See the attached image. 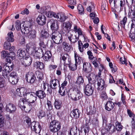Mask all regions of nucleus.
<instances>
[{
	"label": "nucleus",
	"mask_w": 135,
	"mask_h": 135,
	"mask_svg": "<svg viewBox=\"0 0 135 135\" xmlns=\"http://www.w3.org/2000/svg\"><path fill=\"white\" fill-rule=\"evenodd\" d=\"M80 113L79 110L76 109L73 110L72 113L71 114V116L73 118L77 119L79 117Z\"/></svg>",
	"instance_id": "nucleus-23"
},
{
	"label": "nucleus",
	"mask_w": 135,
	"mask_h": 135,
	"mask_svg": "<svg viewBox=\"0 0 135 135\" xmlns=\"http://www.w3.org/2000/svg\"><path fill=\"white\" fill-rule=\"evenodd\" d=\"M15 54L13 52H11L8 53V57H10L12 59H14L15 58Z\"/></svg>",
	"instance_id": "nucleus-63"
},
{
	"label": "nucleus",
	"mask_w": 135,
	"mask_h": 135,
	"mask_svg": "<svg viewBox=\"0 0 135 135\" xmlns=\"http://www.w3.org/2000/svg\"><path fill=\"white\" fill-rule=\"evenodd\" d=\"M89 84H90L92 85H94V84L95 82V81L94 78H92L91 76H88V77Z\"/></svg>",
	"instance_id": "nucleus-52"
},
{
	"label": "nucleus",
	"mask_w": 135,
	"mask_h": 135,
	"mask_svg": "<svg viewBox=\"0 0 135 135\" xmlns=\"http://www.w3.org/2000/svg\"><path fill=\"white\" fill-rule=\"evenodd\" d=\"M131 21L132 23L130 31L131 32H135V19H133Z\"/></svg>",
	"instance_id": "nucleus-50"
},
{
	"label": "nucleus",
	"mask_w": 135,
	"mask_h": 135,
	"mask_svg": "<svg viewBox=\"0 0 135 135\" xmlns=\"http://www.w3.org/2000/svg\"><path fill=\"white\" fill-rule=\"evenodd\" d=\"M13 65H11L10 66L6 64L4 65L2 68L1 66H0V72L2 71V75L4 78H7L9 72L13 70Z\"/></svg>",
	"instance_id": "nucleus-2"
},
{
	"label": "nucleus",
	"mask_w": 135,
	"mask_h": 135,
	"mask_svg": "<svg viewBox=\"0 0 135 135\" xmlns=\"http://www.w3.org/2000/svg\"><path fill=\"white\" fill-rule=\"evenodd\" d=\"M60 59L62 60L65 65L69 64L70 62L71 59L70 56L67 53H62L61 54Z\"/></svg>",
	"instance_id": "nucleus-10"
},
{
	"label": "nucleus",
	"mask_w": 135,
	"mask_h": 135,
	"mask_svg": "<svg viewBox=\"0 0 135 135\" xmlns=\"http://www.w3.org/2000/svg\"><path fill=\"white\" fill-rule=\"evenodd\" d=\"M84 92L85 94L88 96L92 95L94 91V88L91 84H88L87 85L84 89Z\"/></svg>",
	"instance_id": "nucleus-12"
},
{
	"label": "nucleus",
	"mask_w": 135,
	"mask_h": 135,
	"mask_svg": "<svg viewBox=\"0 0 135 135\" xmlns=\"http://www.w3.org/2000/svg\"><path fill=\"white\" fill-rule=\"evenodd\" d=\"M32 54L36 59H40L43 57L44 55L43 50L40 49L39 48L36 47Z\"/></svg>",
	"instance_id": "nucleus-7"
},
{
	"label": "nucleus",
	"mask_w": 135,
	"mask_h": 135,
	"mask_svg": "<svg viewBox=\"0 0 135 135\" xmlns=\"http://www.w3.org/2000/svg\"><path fill=\"white\" fill-rule=\"evenodd\" d=\"M36 21L39 25H43L46 23V17L43 15H40L37 18Z\"/></svg>",
	"instance_id": "nucleus-16"
},
{
	"label": "nucleus",
	"mask_w": 135,
	"mask_h": 135,
	"mask_svg": "<svg viewBox=\"0 0 135 135\" xmlns=\"http://www.w3.org/2000/svg\"><path fill=\"white\" fill-rule=\"evenodd\" d=\"M34 65L38 68L40 69H43L44 66L43 63L39 61H36L34 63Z\"/></svg>",
	"instance_id": "nucleus-38"
},
{
	"label": "nucleus",
	"mask_w": 135,
	"mask_h": 135,
	"mask_svg": "<svg viewBox=\"0 0 135 135\" xmlns=\"http://www.w3.org/2000/svg\"><path fill=\"white\" fill-rule=\"evenodd\" d=\"M78 9L79 12L81 13H82L84 11V8L82 6L81 4H79L78 6Z\"/></svg>",
	"instance_id": "nucleus-64"
},
{
	"label": "nucleus",
	"mask_w": 135,
	"mask_h": 135,
	"mask_svg": "<svg viewBox=\"0 0 135 135\" xmlns=\"http://www.w3.org/2000/svg\"><path fill=\"white\" fill-rule=\"evenodd\" d=\"M35 94L40 99H43L46 96L45 92L41 90L36 91Z\"/></svg>",
	"instance_id": "nucleus-22"
},
{
	"label": "nucleus",
	"mask_w": 135,
	"mask_h": 135,
	"mask_svg": "<svg viewBox=\"0 0 135 135\" xmlns=\"http://www.w3.org/2000/svg\"><path fill=\"white\" fill-rule=\"evenodd\" d=\"M8 37L7 38V41L8 42H13L14 41V39L13 38V32L11 31L8 34Z\"/></svg>",
	"instance_id": "nucleus-30"
},
{
	"label": "nucleus",
	"mask_w": 135,
	"mask_h": 135,
	"mask_svg": "<svg viewBox=\"0 0 135 135\" xmlns=\"http://www.w3.org/2000/svg\"><path fill=\"white\" fill-rule=\"evenodd\" d=\"M25 55V51L19 49L17 51V56L19 59L22 60Z\"/></svg>",
	"instance_id": "nucleus-25"
},
{
	"label": "nucleus",
	"mask_w": 135,
	"mask_h": 135,
	"mask_svg": "<svg viewBox=\"0 0 135 135\" xmlns=\"http://www.w3.org/2000/svg\"><path fill=\"white\" fill-rule=\"evenodd\" d=\"M62 47L65 50L68 51L71 49V47L68 43L64 42L62 43Z\"/></svg>",
	"instance_id": "nucleus-37"
},
{
	"label": "nucleus",
	"mask_w": 135,
	"mask_h": 135,
	"mask_svg": "<svg viewBox=\"0 0 135 135\" xmlns=\"http://www.w3.org/2000/svg\"><path fill=\"white\" fill-rule=\"evenodd\" d=\"M11 45L10 42L6 41L4 44V48L5 50H8L11 47Z\"/></svg>",
	"instance_id": "nucleus-53"
},
{
	"label": "nucleus",
	"mask_w": 135,
	"mask_h": 135,
	"mask_svg": "<svg viewBox=\"0 0 135 135\" xmlns=\"http://www.w3.org/2000/svg\"><path fill=\"white\" fill-rule=\"evenodd\" d=\"M59 92L62 96H64L67 93L66 88L60 87L59 89Z\"/></svg>",
	"instance_id": "nucleus-36"
},
{
	"label": "nucleus",
	"mask_w": 135,
	"mask_h": 135,
	"mask_svg": "<svg viewBox=\"0 0 135 135\" xmlns=\"http://www.w3.org/2000/svg\"><path fill=\"white\" fill-rule=\"evenodd\" d=\"M1 56L2 58L4 59L8 56V52L6 51H3L1 52Z\"/></svg>",
	"instance_id": "nucleus-59"
},
{
	"label": "nucleus",
	"mask_w": 135,
	"mask_h": 135,
	"mask_svg": "<svg viewBox=\"0 0 135 135\" xmlns=\"http://www.w3.org/2000/svg\"><path fill=\"white\" fill-rule=\"evenodd\" d=\"M17 77H18L17 74L15 72H13L10 74L9 76H8L7 78H8V80L11 79V80H12V78Z\"/></svg>",
	"instance_id": "nucleus-47"
},
{
	"label": "nucleus",
	"mask_w": 135,
	"mask_h": 135,
	"mask_svg": "<svg viewBox=\"0 0 135 135\" xmlns=\"http://www.w3.org/2000/svg\"><path fill=\"white\" fill-rule=\"evenodd\" d=\"M18 77L12 78V80H8L12 84H16L18 83Z\"/></svg>",
	"instance_id": "nucleus-49"
},
{
	"label": "nucleus",
	"mask_w": 135,
	"mask_h": 135,
	"mask_svg": "<svg viewBox=\"0 0 135 135\" xmlns=\"http://www.w3.org/2000/svg\"><path fill=\"white\" fill-rule=\"evenodd\" d=\"M29 92L27 89L24 88H21L17 89L15 93L17 96L21 97H24L25 98Z\"/></svg>",
	"instance_id": "nucleus-6"
},
{
	"label": "nucleus",
	"mask_w": 135,
	"mask_h": 135,
	"mask_svg": "<svg viewBox=\"0 0 135 135\" xmlns=\"http://www.w3.org/2000/svg\"><path fill=\"white\" fill-rule=\"evenodd\" d=\"M83 69L86 73H89L92 71V67L90 63L84 62L83 63Z\"/></svg>",
	"instance_id": "nucleus-17"
},
{
	"label": "nucleus",
	"mask_w": 135,
	"mask_h": 135,
	"mask_svg": "<svg viewBox=\"0 0 135 135\" xmlns=\"http://www.w3.org/2000/svg\"><path fill=\"white\" fill-rule=\"evenodd\" d=\"M47 24L50 25L51 29L52 30L57 31L59 28L58 21L56 20L53 19L48 20Z\"/></svg>",
	"instance_id": "nucleus-5"
},
{
	"label": "nucleus",
	"mask_w": 135,
	"mask_h": 135,
	"mask_svg": "<svg viewBox=\"0 0 135 135\" xmlns=\"http://www.w3.org/2000/svg\"><path fill=\"white\" fill-rule=\"evenodd\" d=\"M35 95V93H34L29 92L26 95L25 99L28 100V102L34 103L37 100V97Z\"/></svg>",
	"instance_id": "nucleus-11"
},
{
	"label": "nucleus",
	"mask_w": 135,
	"mask_h": 135,
	"mask_svg": "<svg viewBox=\"0 0 135 135\" xmlns=\"http://www.w3.org/2000/svg\"><path fill=\"white\" fill-rule=\"evenodd\" d=\"M94 61L92 62L93 64L94 65L95 68L97 67L98 65V63H99L101 60L100 58H99L98 59L96 57L94 58Z\"/></svg>",
	"instance_id": "nucleus-41"
},
{
	"label": "nucleus",
	"mask_w": 135,
	"mask_h": 135,
	"mask_svg": "<svg viewBox=\"0 0 135 135\" xmlns=\"http://www.w3.org/2000/svg\"><path fill=\"white\" fill-rule=\"evenodd\" d=\"M84 81L83 77L81 76H78L77 77V80L76 82V84L80 85L82 84Z\"/></svg>",
	"instance_id": "nucleus-35"
},
{
	"label": "nucleus",
	"mask_w": 135,
	"mask_h": 135,
	"mask_svg": "<svg viewBox=\"0 0 135 135\" xmlns=\"http://www.w3.org/2000/svg\"><path fill=\"white\" fill-rule=\"evenodd\" d=\"M72 23L69 21L64 22L63 24V26L68 30H70L71 27Z\"/></svg>",
	"instance_id": "nucleus-32"
},
{
	"label": "nucleus",
	"mask_w": 135,
	"mask_h": 135,
	"mask_svg": "<svg viewBox=\"0 0 135 135\" xmlns=\"http://www.w3.org/2000/svg\"><path fill=\"white\" fill-rule=\"evenodd\" d=\"M25 100H26L25 99H22L20 100L19 102V106L22 109L24 110L26 112H27V111L25 109L26 107L24 105L25 103Z\"/></svg>",
	"instance_id": "nucleus-34"
},
{
	"label": "nucleus",
	"mask_w": 135,
	"mask_h": 135,
	"mask_svg": "<svg viewBox=\"0 0 135 135\" xmlns=\"http://www.w3.org/2000/svg\"><path fill=\"white\" fill-rule=\"evenodd\" d=\"M95 8V6L94 4H91L87 8V11L89 12L93 11Z\"/></svg>",
	"instance_id": "nucleus-58"
},
{
	"label": "nucleus",
	"mask_w": 135,
	"mask_h": 135,
	"mask_svg": "<svg viewBox=\"0 0 135 135\" xmlns=\"http://www.w3.org/2000/svg\"><path fill=\"white\" fill-rule=\"evenodd\" d=\"M100 97L101 98L104 99H105L107 98V96L105 91L104 90V89L100 91Z\"/></svg>",
	"instance_id": "nucleus-43"
},
{
	"label": "nucleus",
	"mask_w": 135,
	"mask_h": 135,
	"mask_svg": "<svg viewBox=\"0 0 135 135\" xmlns=\"http://www.w3.org/2000/svg\"><path fill=\"white\" fill-rule=\"evenodd\" d=\"M49 127L51 132L55 133L57 132L60 129L61 125L58 121L54 120L50 123Z\"/></svg>",
	"instance_id": "nucleus-3"
},
{
	"label": "nucleus",
	"mask_w": 135,
	"mask_h": 135,
	"mask_svg": "<svg viewBox=\"0 0 135 135\" xmlns=\"http://www.w3.org/2000/svg\"><path fill=\"white\" fill-rule=\"evenodd\" d=\"M31 58L30 56L26 57L25 59L21 60L20 61L22 65L26 67L29 66L32 62Z\"/></svg>",
	"instance_id": "nucleus-13"
},
{
	"label": "nucleus",
	"mask_w": 135,
	"mask_h": 135,
	"mask_svg": "<svg viewBox=\"0 0 135 135\" xmlns=\"http://www.w3.org/2000/svg\"><path fill=\"white\" fill-rule=\"evenodd\" d=\"M97 90L101 91L105 89L107 86L104 80L100 78H98L97 79Z\"/></svg>",
	"instance_id": "nucleus-8"
},
{
	"label": "nucleus",
	"mask_w": 135,
	"mask_h": 135,
	"mask_svg": "<svg viewBox=\"0 0 135 135\" xmlns=\"http://www.w3.org/2000/svg\"><path fill=\"white\" fill-rule=\"evenodd\" d=\"M128 16L132 19L135 18V9L131 10L128 14Z\"/></svg>",
	"instance_id": "nucleus-48"
},
{
	"label": "nucleus",
	"mask_w": 135,
	"mask_h": 135,
	"mask_svg": "<svg viewBox=\"0 0 135 135\" xmlns=\"http://www.w3.org/2000/svg\"><path fill=\"white\" fill-rule=\"evenodd\" d=\"M127 20V18L125 17L120 22V24L122 25L123 27L124 28L125 24Z\"/></svg>",
	"instance_id": "nucleus-56"
},
{
	"label": "nucleus",
	"mask_w": 135,
	"mask_h": 135,
	"mask_svg": "<svg viewBox=\"0 0 135 135\" xmlns=\"http://www.w3.org/2000/svg\"><path fill=\"white\" fill-rule=\"evenodd\" d=\"M50 82V85L52 87V89H56L58 85L59 84V81L56 79L51 80Z\"/></svg>",
	"instance_id": "nucleus-21"
},
{
	"label": "nucleus",
	"mask_w": 135,
	"mask_h": 135,
	"mask_svg": "<svg viewBox=\"0 0 135 135\" xmlns=\"http://www.w3.org/2000/svg\"><path fill=\"white\" fill-rule=\"evenodd\" d=\"M51 56V52L49 51H47L45 52V54H44V60L45 61H48L50 59Z\"/></svg>",
	"instance_id": "nucleus-24"
},
{
	"label": "nucleus",
	"mask_w": 135,
	"mask_h": 135,
	"mask_svg": "<svg viewBox=\"0 0 135 135\" xmlns=\"http://www.w3.org/2000/svg\"><path fill=\"white\" fill-rule=\"evenodd\" d=\"M114 106V103L111 101H108L105 104V109L108 111H110L113 109Z\"/></svg>",
	"instance_id": "nucleus-20"
},
{
	"label": "nucleus",
	"mask_w": 135,
	"mask_h": 135,
	"mask_svg": "<svg viewBox=\"0 0 135 135\" xmlns=\"http://www.w3.org/2000/svg\"><path fill=\"white\" fill-rule=\"evenodd\" d=\"M54 12L51 11H48L46 13V16L48 17L52 18L53 17Z\"/></svg>",
	"instance_id": "nucleus-62"
},
{
	"label": "nucleus",
	"mask_w": 135,
	"mask_h": 135,
	"mask_svg": "<svg viewBox=\"0 0 135 135\" xmlns=\"http://www.w3.org/2000/svg\"><path fill=\"white\" fill-rule=\"evenodd\" d=\"M37 77L40 79H42L43 78V75L42 74L38 71H37L36 72Z\"/></svg>",
	"instance_id": "nucleus-57"
},
{
	"label": "nucleus",
	"mask_w": 135,
	"mask_h": 135,
	"mask_svg": "<svg viewBox=\"0 0 135 135\" xmlns=\"http://www.w3.org/2000/svg\"><path fill=\"white\" fill-rule=\"evenodd\" d=\"M26 47V51L27 52L30 51L32 53L34 51L36 47L33 46L32 44L29 43L27 44Z\"/></svg>",
	"instance_id": "nucleus-29"
},
{
	"label": "nucleus",
	"mask_w": 135,
	"mask_h": 135,
	"mask_svg": "<svg viewBox=\"0 0 135 135\" xmlns=\"http://www.w3.org/2000/svg\"><path fill=\"white\" fill-rule=\"evenodd\" d=\"M83 45V43L81 40H79L78 41V48L80 51L81 52H83V49L81 48L82 46Z\"/></svg>",
	"instance_id": "nucleus-55"
},
{
	"label": "nucleus",
	"mask_w": 135,
	"mask_h": 135,
	"mask_svg": "<svg viewBox=\"0 0 135 135\" xmlns=\"http://www.w3.org/2000/svg\"><path fill=\"white\" fill-rule=\"evenodd\" d=\"M61 103L60 100L57 99L55 100L54 106L56 109H60L61 107Z\"/></svg>",
	"instance_id": "nucleus-33"
},
{
	"label": "nucleus",
	"mask_w": 135,
	"mask_h": 135,
	"mask_svg": "<svg viewBox=\"0 0 135 135\" xmlns=\"http://www.w3.org/2000/svg\"><path fill=\"white\" fill-rule=\"evenodd\" d=\"M107 131H109L110 133H112L115 131V128L114 126L112 124H110L106 127Z\"/></svg>",
	"instance_id": "nucleus-28"
},
{
	"label": "nucleus",
	"mask_w": 135,
	"mask_h": 135,
	"mask_svg": "<svg viewBox=\"0 0 135 135\" xmlns=\"http://www.w3.org/2000/svg\"><path fill=\"white\" fill-rule=\"evenodd\" d=\"M47 104L48 107L47 110H51L52 109L53 107L51 102L50 101L47 100Z\"/></svg>",
	"instance_id": "nucleus-54"
},
{
	"label": "nucleus",
	"mask_w": 135,
	"mask_h": 135,
	"mask_svg": "<svg viewBox=\"0 0 135 135\" xmlns=\"http://www.w3.org/2000/svg\"><path fill=\"white\" fill-rule=\"evenodd\" d=\"M77 129L76 127H73L71 129L70 132V135H79V134L77 133Z\"/></svg>",
	"instance_id": "nucleus-40"
},
{
	"label": "nucleus",
	"mask_w": 135,
	"mask_h": 135,
	"mask_svg": "<svg viewBox=\"0 0 135 135\" xmlns=\"http://www.w3.org/2000/svg\"><path fill=\"white\" fill-rule=\"evenodd\" d=\"M115 129L117 131H120L122 130L123 128V126L121 125V123L116 122L115 123Z\"/></svg>",
	"instance_id": "nucleus-51"
},
{
	"label": "nucleus",
	"mask_w": 135,
	"mask_h": 135,
	"mask_svg": "<svg viewBox=\"0 0 135 135\" xmlns=\"http://www.w3.org/2000/svg\"><path fill=\"white\" fill-rule=\"evenodd\" d=\"M49 33L45 30H42L41 32L40 36V40L42 39H46L48 38L49 36Z\"/></svg>",
	"instance_id": "nucleus-26"
},
{
	"label": "nucleus",
	"mask_w": 135,
	"mask_h": 135,
	"mask_svg": "<svg viewBox=\"0 0 135 135\" xmlns=\"http://www.w3.org/2000/svg\"><path fill=\"white\" fill-rule=\"evenodd\" d=\"M87 111L89 114L91 115L93 114L95 112L96 109L94 107H92L90 106L89 107V110L87 109Z\"/></svg>",
	"instance_id": "nucleus-46"
},
{
	"label": "nucleus",
	"mask_w": 135,
	"mask_h": 135,
	"mask_svg": "<svg viewBox=\"0 0 135 135\" xmlns=\"http://www.w3.org/2000/svg\"><path fill=\"white\" fill-rule=\"evenodd\" d=\"M127 114L130 117H135V114H134L130 110L127 109Z\"/></svg>",
	"instance_id": "nucleus-61"
},
{
	"label": "nucleus",
	"mask_w": 135,
	"mask_h": 135,
	"mask_svg": "<svg viewBox=\"0 0 135 135\" xmlns=\"http://www.w3.org/2000/svg\"><path fill=\"white\" fill-rule=\"evenodd\" d=\"M68 93V96L74 101L79 100L82 96V94L81 92L77 90L70 89Z\"/></svg>",
	"instance_id": "nucleus-1"
},
{
	"label": "nucleus",
	"mask_w": 135,
	"mask_h": 135,
	"mask_svg": "<svg viewBox=\"0 0 135 135\" xmlns=\"http://www.w3.org/2000/svg\"><path fill=\"white\" fill-rule=\"evenodd\" d=\"M26 78L27 81L29 83H33L36 79L35 75L32 72L28 73L26 75Z\"/></svg>",
	"instance_id": "nucleus-14"
},
{
	"label": "nucleus",
	"mask_w": 135,
	"mask_h": 135,
	"mask_svg": "<svg viewBox=\"0 0 135 135\" xmlns=\"http://www.w3.org/2000/svg\"><path fill=\"white\" fill-rule=\"evenodd\" d=\"M51 38L54 42L56 44H59L62 42V35L57 31L52 33Z\"/></svg>",
	"instance_id": "nucleus-4"
},
{
	"label": "nucleus",
	"mask_w": 135,
	"mask_h": 135,
	"mask_svg": "<svg viewBox=\"0 0 135 135\" xmlns=\"http://www.w3.org/2000/svg\"><path fill=\"white\" fill-rule=\"evenodd\" d=\"M31 129L32 130L37 133H40L41 129V127L38 123L33 122L31 123Z\"/></svg>",
	"instance_id": "nucleus-9"
},
{
	"label": "nucleus",
	"mask_w": 135,
	"mask_h": 135,
	"mask_svg": "<svg viewBox=\"0 0 135 135\" xmlns=\"http://www.w3.org/2000/svg\"><path fill=\"white\" fill-rule=\"evenodd\" d=\"M114 3L115 7L120 6V11L123 9V7L124 4V0H114Z\"/></svg>",
	"instance_id": "nucleus-18"
},
{
	"label": "nucleus",
	"mask_w": 135,
	"mask_h": 135,
	"mask_svg": "<svg viewBox=\"0 0 135 135\" xmlns=\"http://www.w3.org/2000/svg\"><path fill=\"white\" fill-rule=\"evenodd\" d=\"M37 115L40 119H41L42 117H45L46 115L45 112L41 109H40Z\"/></svg>",
	"instance_id": "nucleus-44"
},
{
	"label": "nucleus",
	"mask_w": 135,
	"mask_h": 135,
	"mask_svg": "<svg viewBox=\"0 0 135 135\" xmlns=\"http://www.w3.org/2000/svg\"><path fill=\"white\" fill-rule=\"evenodd\" d=\"M74 57L75 63L77 64H80L81 61V57L79 56L76 53L74 54Z\"/></svg>",
	"instance_id": "nucleus-45"
},
{
	"label": "nucleus",
	"mask_w": 135,
	"mask_h": 135,
	"mask_svg": "<svg viewBox=\"0 0 135 135\" xmlns=\"http://www.w3.org/2000/svg\"><path fill=\"white\" fill-rule=\"evenodd\" d=\"M16 28L17 30H19L21 28V23L19 21H17L15 22Z\"/></svg>",
	"instance_id": "nucleus-60"
},
{
	"label": "nucleus",
	"mask_w": 135,
	"mask_h": 135,
	"mask_svg": "<svg viewBox=\"0 0 135 135\" xmlns=\"http://www.w3.org/2000/svg\"><path fill=\"white\" fill-rule=\"evenodd\" d=\"M31 30V28L28 27V26H23L21 28V32L25 34H28L30 32Z\"/></svg>",
	"instance_id": "nucleus-27"
},
{
	"label": "nucleus",
	"mask_w": 135,
	"mask_h": 135,
	"mask_svg": "<svg viewBox=\"0 0 135 135\" xmlns=\"http://www.w3.org/2000/svg\"><path fill=\"white\" fill-rule=\"evenodd\" d=\"M67 65H69V67L70 69L72 71H74L76 70L77 68V64H73L71 63V61L69 64Z\"/></svg>",
	"instance_id": "nucleus-39"
},
{
	"label": "nucleus",
	"mask_w": 135,
	"mask_h": 135,
	"mask_svg": "<svg viewBox=\"0 0 135 135\" xmlns=\"http://www.w3.org/2000/svg\"><path fill=\"white\" fill-rule=\"evenodd\" d=\"M59 21L60 22H64L68 18V17L66 16L62 12H60L59 15Z\"/></svg>",
	"instance_id": "nucleus-31"
},
{
	"label": "nucleus",
	"mask_w": 135,
	"mask_h": 135,
	"mask_svg": "<svg viewBox=\"0 0 135 135\" xmlns=\"http://www.w3.org/2000/svg\"><path fill=\"white\" fill-rule=\"evenodd\" d=\"M28 37L31 38H35L36 37V32L35 30H31L30 31Z\"/></svg>",
	"instance_id": "nucleus-42"
},
{
	"label": "nucleus",
	"mask_w": 135,
	"mask_h": 135,
	"mask_svg": "<svg viewBox=\"0 0 135 135\" xmlns=\"http://www.w3.org/2000/svg\"><path fill=\"white\" fill-rule=\"evenodd\" d=\"M16 107L13 104L9 103L7 104L6 107V110L7 111L12 113L14 112L16 110Z\"/></svg>",
	"instance_id": "nucleus-19"
},
{
	"label": "nucleus",
	"mask_w": 135,
	"mask_h": 135,
	"mask_svg": "<svg viewBox=\"0 0 135 135\" xmlns=\"http://www.w3.org/2000/svg\"><path fill=\"white\" fill-rule=\"evenodd\" d=\"M68 38L71 43L73 44L77 42L79 39V37L76 36V35H73L70 31H68Z\"/></svg>",
	"instance_id": "nucleus-15"
}]
</instances>
